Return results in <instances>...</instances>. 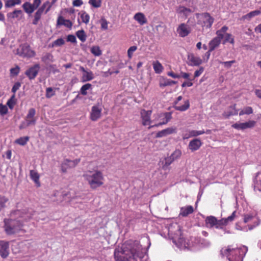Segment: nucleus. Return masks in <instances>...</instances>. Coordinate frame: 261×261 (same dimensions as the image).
Here are the masks:
<instances>
[{
    "label": "nucleus",
    "instance_id": "nucleus-1",
    "mask_svg": "<svg viewBox=\"0 0 261 261\" xmlns=\"http://www.w3.org/2000/svg\"><path fill=\"white\" fill-rule=\"evenodd\" d=\"M141 246L138 241L133 244L124 245L122 248L116 249L114 258L116 261H133L139 256Z\"/></svg>",
    "mask_w": 261,
    "mask_h": 261
},
{
    "label": "nucleus",
    "instance_id": "nucleus-2",
    "mask_svg": "<svg viewBox=\"0 0 261 261\" xmlns=\"http://www.w3.org/2000/svg\"><path fill=\"white\" fill-rule=\"evenodd\" d=\"M83 176L92 189H95L103 184V173L99 170H88L86 171Z\"/></svg>",
    "mask_w": 261,
    "mask_h": 261
},
{
    "label": "nucleus",
    "instance_id": "nucleus-3",
    "mask_svg": "<svg viewBox=\"0 0 261 261\" xmlns=\"http://www.w3.org/2000/svg\"><path fill=\"white\" fill-rule=\"evenodd\" d=\"M247 251L248 248L245 246L237 249H231L228 247L223 248L221 250V254L223 256H226L229 261H243Z\"/></svg>",
    "mask_w": 261,
    "mask_h": 261
},
{
    "label": "nucleus",
    "instance_id": "nucleus-4",
    "mask_svg": "<svg viewBox=\"0 0 261 261\" xmlns=\"http://www.w3.org/2000/svg\"><path fill=\"white\" fill-rule=\"evenodd\" d=\"M4 223L5 231L8 235L15 234L22 230L23 225L20 220L5 219Z\"/></svg>",
    "mask_w": 261,
    "mask_h": 261
},
{
    "label": "nucleus",
    "instance_id": "nucleus-5",
    "mask_svg": "<svg viewBox=\"0 0 261 261\" xmlns=\"http://www.w3.org/2000/svg\"><path fill=\"white\" fill-rule=\"evenodd\" d=\"M228 30V28L227 26L224 25L220 30L216 31V34L217 36L214 37L208 43L210 51H212L219 47L221 44L222 39L224 37L225 32H227Z\"/></svg>",
    "mask_w": 261,
    "mask_h": 261
},
{
    "label": "nucleus",
    "instance_id": "nucleus-6",
    "mask_svg": "<svg viewBox=\"0 0 261 261\" xmlns=\"http://www.w3.org/2000/svg\"><path fill=\"white\" fill-rule=\"evenodd\" d=\"M36 112V110L34 108H31L29 110L24 121H22L19 126L20 129H22L30 125H35L36 124L37 120V118L35 117Z\"/></svg>",
    "mask_w": 261,
    "mask_h": 261
},
{
    "label": "nucleus",
    "instance_id": "nucleus-7",
    "mask_svg": "<svg viewBox=\"0 0 261 261\" xmlns=\"http://www.w3.org/2000/svg\"><path fill=\"white\" fill-rule=\"evenodd\" d=\"M17 55L23 58H32L36 55L35 51L31 49L30 46L24 43L21 44L16 50Z\"/></svg>",
    "mask_w": 261,
    "mask_h": 261
},
{
    "label": "nucleus",
    "instance_id": "nucleus-8",
    "mask_svg": "<svg viewBox=\"0 0 261 261\" xmlns=\"http://www.w3.org/2000/svg\"><path fill=\"white\" fill-rule=\"evenodd\" d=\"M81 161L80 159L74 160L65 159L61 164V170L62 173L67 172L68 169L75 167Z\"/></svg>",
    "mask_w": 261,
    "mask_h": 261
},
{
    "label": "nucleus",
    "instance_id": "nucleus-9",
    "mask_svg": "<svg viewBox=\"0 0 261 261\" xmlns=\"http://www.w3.org/2000/svg\"><path fill=\"white\" fill-rule=\"evenodd\" d=\"M172 118L171 114L169 112L158 114L155 116V119L160 120L158 124L151 126V127H158L160 125L167 124Z\"/></svg>",
    "mask_w": 261,
    "mask_h": 261
},
{
    "label": "nucleus",
    "instance_id": "nucleus-10",
    "mask_svg": "<svg viewBox=\"0 0 261 261\" xmlns=\"http://www.w3.org/2000/svg\"><path fill=\"white\" fill-rule=\"evenodd\" d=\"M200 21H201V24L203 27L210 29L214 22V19L209 13H204L201 15Z\"/></svg>",
    "mask_w": 261,
    "mask_h": 261
},
{
    "label": "nucleus",
    "instance_id": "nucleus-11",
    "mask_svg": "<svg viewBox=\"0 0 261 261\" xmlns=\"http://www.w3.org/2000/svg\"><path fill=\"white\" fill-rule=\"evenodd\" d=\"M176 31L179 36L184 38L187 36L191 33V29L189 25L182 23L178 25Z\"/></svg>",
    "mask_w": 261,
    "mask_h": 261
},
{
    "label": "nucleus",
    "instance_id": "nucleus-12",
    "mask_svg": "<svg viewBox=\"0 0 261 261\" xmlns=\"http://www.w3.org/2000/svg\"><path fill=\"white\" fill-rule=\"evenodd\" d=\"M256 124V122L253 120H249L243 123H235L233 124L232 127L238 130H244L247 128L253 127Z\"/></svg>",
    "mask_w": 261,
    "mask_h": 261
},
{
    "label": "nucleus",
    "instance_id": "nucleus-13",
    "mask_svg": "<svg viewBox=\"0 0 261 261\" xmlns=\"http://www.w3.org/2000/svg\"><path fill=\"white\" fill-rule=\"evenodd\" d=\"M244 222L245 223L250 222H252L253 223L252 225H248L249 230L253 229L254 227L258 226L259 223L257 218L251 214H247L244 215Z\"/></svg>",
    "mask_w": 261,
    "mask_h": 261
},
{
    "label": "nucleus",
    "instance_id": "nucleus-14",
    "mask_svg": "<svg viewBox=\"0 0 261 261\" xmlns=\"http://www.w3.org/2000/svg\"><path fill=\"white\" fill-rule=\"evenodd\" d=\"M187 59V64L190 66H198L202 63V60L200 57L195 56L192 53L188 55Z\"/></svg>",
    "mask_w": 261,
    "mask_h": 261
},
{
    "label": "nucleus",
    "instance_id": "nucleus-15",
    "mask_svg": "<svg viewBox=\"0 0 261 261\" xmlns=\"http://www.w3.org/2000/svg\"><path fill=\"white\" fill-rule=\"evenodd\" d=\"M39 69V64H36L27 70L25 72V74L30 80H33L37 75Z\"/></svg>",
    "mask_w": 261,
    "mask_h": 261
},
{
    "label": "nucleus",
    "instance_id": "nucleus-16",
    "mask_svg": "<svg viewBox=\"0 0 261 261\" xmlns=\"http://www.w3.org/2000/svg\"><path fill=\"white\" fill-rule=\"evenodd\" d=\"M9 254V243L7 241L0 240V256L5 258Z\"/></svg>",
    "mask_w": 261,
    "mask_h": 261
},
{
    "label": "nucleus",
    "instance_id": "nucleus-17",
    "mask_svg": "<svg viewBox=\"0 0 261 261\" xmlns=\"http://www.w3.org/2000/svg\"><path fill=\"white\" fill-rule=\"evenodd\" d=\"M182 98L181 96H179L177 98L176 101L174 102V108L176 110H178L179 111H185L188 110L190 107V102L189 100H187L185 101L184 104L182 106H177L178 102L180 101Z\"/></svg>",
    "mask_w": 261,
    "mask_h": 261
},
{
    "label": "nucleus",
    "instance_id": "nucleus-18",
    "mask_svg": "<svg viewBox=\"0 0 261 261\" xmlns=\"http://www.w3.org/2000/svg\"><path fill=\"white\" fill-rule=\"evenodd\" d=\"M152 111L150 110L146 111L142 110L141 111V116L142 119V124L144 125H147L150 124V116Z\"/></svg>",
    "mask_w": 261,
    "mask_h": 261
},
{
    "label": "nucleus",
    "instance_id": "nucleus-19",
    "mask_svg": "<svg viewBox=\"0 0 261 261\" xmlns=\"http://www.w3.org/2000/svg\"><path fill=\"white\" fill-rule=\"evenodd\" d=\"M101 109L98 106H94L92 107L90 113V118L92 121H96L101 116Z\"/></svg>",
    "mask_w": 261,
    "mask_h": 261
},
{
    "label": "nucleus",
    "instance_id": "nucleus-20",
    "mask_svg": "<svg viewBox=\"0 0 261 261\" xmlns=\"http://www.w3.org/2000/svg\"><path fill=\"white\" fill-rule=\"evenodd\" d=\"M176 132V128L175 127H168L161 131L158 132L156 134V138H161L167 136L169 135L175 133Z\"/></svg>",
    "mask_w": 261,
    "mask_h": 261
},
{
    "label": "nucleus",
    "instance_id": "nucleus-21",
    "mask_svg": "<svg viewBox=\"0 0 261 261\" xmlns=\"http://www.w3.org/2000/svg\"><path fill=\"white\" fill-rule=\"evenodd\" d=\"M202 145V142L199 139L192 140L189 144L188 147L192 151H195L199 149Z\"/></svg>",
    "mask_w": 261,
    "mask_h": 261
},
{
    "label": "nucleus",
    "instance_id": "nucleus-22",
    "mask_svg": "<svg viewBox=\"0 0 261 261\" xmlns=\"http://www.w3.org/2000/svg\"><path fill=\"white\" fill-rule=\"evenodd\" d=\"M80 70L83 72L82 75L83 82L90 81L94 77L93 73L91 71H87L83 66H80Z\"/></svg>",
    "mask_w": 261,
    "mask_h": 261
},
{
    "label": "nucleus",
    "instance_id": "nucleus-23",
    "mask_svg": "<svg viewBox=\"0 0 261 261\" xmlns=\"http://www.w3.org/2000/svg\"><path fill=\"white\" fill-rule=\"evenodd\" d=\"M236 105L234 104L230 106L227 110L224 112L223 116L225 118H228L231 116L236 115L238 114V112L236 109Z\"/></svg>",
    "mask_w": 261,
    "mask_h": 261
},
{
    "label": "nucleus",
    "instance_id": "nucleus-24",
    "mask_svg": "<svg viewBox=\"0 0 261 261\" xmlns=\"http://www.w3.org/2000/svg\"><path fill=\"white\" fill-rule=\"evenodd\" d=\"M194 212L193 207L191 205H188L181 207L180 210L179 216L187 217Z\"/></svg>",
    "mask_w": 261,
    "mask_h": 261
},
{
    "label": "nucleus",
    "instance_id": "nucleus-25",
    "mask_svg": "<svg viewBox=\"0 0 261 261\" xmlns=\"http://www.w3.org/2000/svg\"><path fill=\"white\" fill-rule=\"evenodd\" d=\"M254 183V190L261 192V172L257 173Z\"/></svg>",
    "mask_w": 261,
    "mask_h": 261
},
{
    "label": "nucleus",
    "instance_id": "nucleus-26",
    "mask_svg": "<svg viewBox=\"0 0 261 261\" xmlns=\"http://www.w3.org/2000/svg\"><path fill=\"white\" fill-rule=\"evenodd\" d=\"M134 18L135 20H136L140 25H143L146 24L147 22V20L146 18L145 17L144 14L142 13H136Z\"/></svg>",
    "mask_w": 261,
    "mask_h": 261
},
{
    "label": "nucleus",
    "instance_id": "nucleus-27",
    "mask_svg": "<svg viewBox=\"0 0 261 261\" xmlns=\"http://www.w3.org/2000/svg\"><path fill=\"white\" fill-rule=\"evenodd\" d=\"M57 25H64L67 28H71L72 25V23L69 20L64 19L62 16H60L57 20Z\"/></svg>",
    "mask_w": 261,
    "mask_h": 261
},
{
    "label": "nucleus",
    "instance_id": "nucleus-28",
    "mask_svg": "<svg viewBox=\"0 0 261 261\" xmlns=\"http://www.w3.org/2000/svg\"><path fill=\"white\" fill-rule=\"evenodd\" d=\"M217 222V219L216 217L211 216L206 217L205 219V223L207 227H215L216 223Z\"/></svg>",
    "mask_w": 261,
    "mask_h": 261
},
{
    "label": "nucleus",
    "instance_id": "nucleus-29",
    "mask_svg": "<svg viewBox=\"0 0 261 261\" xmlns=\"http://www.w3.org/2000/svg\"><path fill=\"white\" fill-rule=\"evenodd\" d=\"M222 39V43L223 44H225L227 42L231 44L234 43V40L232 35L230 33H227L226 32H225L224 37Z\"/></svg>",
    "mask_w": 261,
    "mask_h": 261
},
{
    "label": "nucleus",
    "instance_id": "nucleus-30",
    "mask_svg": "<svg viewBox=\"0 0 261 261\" xmlns=\"http://www.w3.org/2000/svg\"><path fill=\"white\" fill-rule=\"evenodd\" d=\"M22 8L24 11L28 14H31L35 10V9L33 8L32 4L28 2H25L22 5Z\"/></svg>",
    "mask_w": 261,
    "mask_h": 261
},
{
    "label": "nucleus",
    "instance_id": "nucleus-31",
    "mask_svg": "<svg viewBox=\"0 0 261 261\" xmlns=\"http://www.w3.org/2000/svg\"><path fill=\"white\" fill-rule=\"evenodd\" d=\"M261 13V11L260 10H254L253 11H251L248 13L247 14L243 16L242 18L244 19H247L248 20H250L251 18L258 15Z\"/></svg>",
    "mask_w": 261,
    "mask_h": 261
},
{
    "label": "nucleus",
    "instance_id": "nucleus-32",
    "mask_svg": "<svg viewBox=\"0 0 261 261\" xmlns=\"http://www.w3.org/2000/svg\"><path fill=\"white\" fill-rule=\"evenodd\" d=\"M153 68L156 73H160L163 70V67L158 61H156L152 63Z\"/></svg>",
    "mask_w": 261,
    "mask_h": 261
},
{
    "label": "nucleus",
    "instance_id": "nucleus-33",
    "mask_svg": "<svg viewBox=\"0 0 261 261\" xmlns=\"http://www.w3.org/2000/svg\"><path fill=\"white\" fill-rule=\"evenodd\" d=\"M30 176L31 179L36 183L38 184V186H40L39 179V175L37 172V171L35 170H31L30 171Z\"/></svg>",
    "mask_w": 261,
    "mask_h": 261
},
{
    "label": "nucleus",
    "instance_id": "nucleus-34",
    "mask_svg": "<svg viewBox=\"0 0 261 261\" xmlns=\"http://www.w3.org/2000/svg\"><path fill=\"white\" fill-rule=\"evenodd\" d=\"M21 0H6L5 2V7L6 8H10L16 5L21 4Z\"/></svg>",
    "mask_w": 261,
    "mask_h": 261
},
{
    "label": "nucleus",
    "instance_id": "nucleus-35",
    "mask_svg": "<svg viewBox=\"0 0 261 261\" xmlns=\"http://www.w3.org/2000/svg\"><path fill=\"white\" fill-rule=\"evenodd\" d=\"M41 60L45 63L53 62H54V57L50 53H47L42 57Z\"/></svg>",
    "mask_w": 261,
    "mask_h": 261
},
{
    "label": "nucleus",
    "instance_id": "nucleus-36",
    "mask_svg": "<svg viewBox=\"0 0 261 261\" xmlns=\"http://www.w3.org/2000/svg\"><path fill=\"white\" fill-rule=\"evenodd\" d=\"M9 199L5 196L0 195V212L6 207V203Z\"/></svg>",
    "mask_w": 261,
    "mask_h": 261
},
{
    "label": "nucleus",
    "instance_id": "nucleus-37",
    "mask_svg": "<svg viewBox=\"0 0 261 261\" xmlns=\"http://www.w3.org/2000/svg\"><path fill=\"white\" fill-rule=\"evenodd\" d=\"M16 103V99L15 98V95L13 94L10 97V98L8 100L7 102V105L10 109L12 110Z\"/></svg>",
    "mask_w": 261,
    "mask_h": 261
},
{
    "label": "nucleus",
    "instance_id": "nucleus-38",
    "mask_svg": "<svg viewBox=\"0 0 261 261\" xmlns=\"http://www.w3.org/2000/svg\"><path fill=\"white\" fill-rule=\"evenodd\" d=\"M13 214L14 215L20 216V217L22 218L25 220H27L28 219H30L31 217V216L29 215L26 213H22L19 210H16V211H14L13 213Z\"/></svg>",
    "mask_w": 261,
    "mask_h": 261
},
{
    "label": "nucleus",
    "instance_id": "nucleus-39",
    "mask_svg": "<svg viewBox=\"0 0 261 261\" xmlns=\"http://www.w3.org/2000/svg\"><path fill=\"white\" fill-rule=\"evenodd\" d=\"M76 36L82 42H84L86 40L87 36L84 30H81L76 32Z\"/></svg>",
    "mask_w": 261,
    "mask_h": 261
},
{
    "label": "nucleus",
    "instance_id": "nucleus-40",
    "mask_svg": "<svg viewBox=\"0 0 261 261\" xmlns=\"http://www.w3.org/2000/svg\"><path fill=\"white\" fill-rule=\"evenodd\" d=\"M92 85L90 83H87L82 86L80 89L81 94L86 95L87 94V90L91 89Z\"/></svg>",
    "mask_w": 261,
    "mask_h": 261
},
{
    "label": "nucleus",
    "instance_id": "nucleus-41",
    "mask_svg": "<svg viewBox=\"0 0 261 261\" xmlns=\"http://www.w3.org/2000/svg\"><path fill=\"white\" fill-rule=\"evenodd\" d=\"M42 14V12L37 10L34 14V18L32 21L33 24L37 25L38 23V21L41 19Z\"/></svg>",
    "mask_w": 261,
    "mask_h": 261
},
{
    "label": "nucleus",
    "instance_id": "nucleus-42",
    "mask_svg": "<svg viewBox=\"0 0 261 261\" xmlns=\"http://www.w3.org/2000/svg\"><path fill=\"white\" fill-rule=\"evenodd\" d=\"M47 6H48V7L46 8L45 11V13L46 14L50 10L51 7V5L49 4L48 1L43 3V4L38 9V10L40 11L43 13Z\"/></svg>",
    "mask_w": 261,
    "mask_h": 261
},
{
    "label": "nucleus",
    "instance_id": "nucleus-43",
    "mask_svg": "<svg viewBox=\"0 0 261 261\" xmlns=\"http://www.w3.org/2000/svg\"><path fill=\"white\" fill-rule=\"evenodd\" d=\"M188 132L189 133L190 136H191V138L195 137L204 134L205 133L204 130H196L193 129H188Z\"/></svg>",
    "mask_w": 261,
    "mask_h": 261
},
{
    "label": "nucleus",
    "instance_id": "nucleus-44",
    "mask_svg": "<svg viewBox=\"0 0 261 261\" xmlns=\"http://www.w3.org/2000/svg\"><path fill=\"white\" fill-rule=\"evenodd\" d=\"M176 82L174 81H172L169 79H164L163 82H161L160 83V86L161 87H164L167 86H171L175 84Z\"/></svg>",
    "mask_w": 261,
    "mask_h": 261
},
{
    "label": "nucleus",
    "instance_id": "nucleus-45",
    "mask_svg": "<svg viewBox=\"0 0 261 261\" xmlns=\"http://www.w3.org/2000/svg\"><path fill=\"white\" fill-rule=\"evenodd\" d=\"M22 14V12L20 10H15L12 13H8V17L12 18H18L21 16Z\"/></svg>",
    "mask_w": 261,
    "mask_h": 261
},
{
    "label": "nucleus",
    "instance_id": "nucleus-46",
    "mask_svg": "<svg viewBox=\"0 0 261 261\" xmlns=\"http://www.w3.org/2000/svg\"><path fill=\"white\" fill-rule=\"evenodd\" d=\"M91 53L95 56H99L102 54L100 47L98 46H93L91 48Z\"/></svg>",
    "mask_w": 261,
    "mask_h": 261
},
{
    "label": "nucleus",
    "instance_id": "nucleus-47",
    "mask_svg": "<svg viewBox=\"0 0 261 261\" xmlns=\"http://www.w3.org/2000/svg\"><path fill=\"white\" fill-rule=\"evenodd\" d=\"M88 3L95 8H98L101 7V0H89Z\"/></svg>",
    "mask_w": 261,
    "mask_h": 261
},
{
    "label": "nucleus",
    "instance_id": "nucleus-48",
    "mask_svg": "<svg viewBox=\"0 0 261 261\" xmlns=\"http://www.w3.org/2000/svg\"><path fill=\"white\" fill-rule=\"evenodd\" d=\"M253 113V109L251 107H246L239 113V115L242 116L245 114L249 115Z\"/></svg>",
    "mask_w": 261,
    "mask_h": 261
},
{
    "label": "nucleus",
    "instance_id": "nucleus-49",
    "mask_svg": "<svg viewBox=\"0 0 261 261\" xmlns=\"http://www.w3.org/2000/svg\"><path fill=\"white\" fill-rule=\"evenodd\" d=\"M81 18L82 22L87 24L89 22L90 16L85 11H82L81 13Z\"/></svg>",
    "mask_w": 261,
    "mask_h": 261
},
{
    "label": "nucleus",
    "instance_id": "nucleus-50",
    "mask_svg": "<svg viewBox=\"0 0 261 261\" xmlns=\"http://www.w3.org/2000/svg\"><path fill=\"white\" fill-rule=\"evenodd\" d=\"M29 140V137H20L15 141V142L20 145H25Z\"/></svg>",
    "mask_w": 261,
    "mask_h": 261
},
{
    "label": "nucleus",
    "instance_id": "nucleus-51",
    "mask_svg": "<svg viewBox=\"0 0 261 261\" xmlns=\"http://www.w3.org/2000/svg\"><path fill=\"white\" fill-rule=\"evenodd\" d=\"M68 195L67 193H63L62 194H60L59 192H56L54 194L55 196H59L60 198L57 199V201L59 202H61L63 201L65 199V197L67 196Z\"/></svg>",
    "mask_w": 261,
    "mask_h": 261
},
{
    "label": "nucleus",
    "instance_id": "nucleus-52",
    "mask_svg": "<svg viewBox=\"0 0 261 261\" xmlns=\"http://www.w3.org/2000/svg\"><path fill=\"white\" fill-rule=\"evenodd\" d=\"M55 95V91L51 87H48L46 89V97L49 98Z\"/></svg>",
    "mask_w": 261,
    "mask_h": 261
},
{
    "label": "nucleus",
    "instance_id": "nucleus-53",
    "mask_svg": "<svg viewBox=\"0 0 261 261\" xmlns=\"http://www.w3.org/2000/svg\"><path fill=\"white\" fill-rule=\"evenodd\" d=\"M181 154V152L179 149H176L170 155L171 159H172V160H175L179 158Z\"/></svg>",
    "mask_w": 261,
    "mask_h": 261
},
{
    "label": "nucleus",
    "instance_id": "nucleus-54",
    "mask_svg": "<svg viewBox=\"0 0 261 261\" xmlns=\"http://www.w3.org/2000/svg\"><path fill=\"white\" fill-rule=\"evenodd\" d=\"M227 225L226 222L224 218H223L220 220H217V222L216 223V228H223V226Z\"/></svg>",
    "mask_w": 261,
    "mask_h": 261
},
{
    "label": "nucleus",
    "instance_id": "nucleus-55",
    "mask_svg": "<svg viewBox=\"0 0 261 261\" xmlns=\"http://www.w3.org/2000/svg\"><path fill=\"white\" fill-rule=\"evenodd\" d=\"M236 62L235 60H232L229 61H226V62H222V61H219V63L220 64H222L224 65V67L226 68L229 69L230 68L232 64Z\"/></svg>",
    "mask_w": 261,
    "mask_h": 261
},
{
    "label": "nucleus",
    "instance_id": "nucleus-56",
    "mask_svg": "<svg viewBox=\"0 0 261 261\" xmlns=\"http://www.w3.org/2000/svg\"><path fill=\"white\" fill-rule=\"evenodd\" d=\"M10 71L11 76H16L19 73L20 68L18 66H16L15 67L11 68Z\"/></svg>",
    "mask_w": 261,
    "mask_h": 261
},
{
    "label": "nucleus",
    "instance_id": "nucleus-57",
    "mask_svg": "<svg viewBox=\"0 0 261 261\" xmlns=\"http://www.w3.org/2000/svg\"><path fill=\"white\" fill-rule=\"evenodd\" d=\"M199 244L201 246L204 247H208L211 245V243L209 241L204 239H200Z\"/></svg>",
    "mask_w": 261,
    "mask_h": 261
},
{
    "label": "nucleus",
    "instance_id": "nucleus-58",
    "mask_svg": "<svg viewBox=\"0 0 261 261\" xmlns=\"http://www.w3.org/2000/svg\"><path fill=\"white\" fill-rule=\"evenodd\" d=\"M137 49L136 46H132L129 48L127 50V55L129 59L132 58L133 54L134 51H135Z\"/></svg>",
    "mask_w": 261,
    "mask_h": 261
},
{
    "label": "nucleus",
    "instance_id": "nucleus-59",
    "mask_svg": "<svg viewBox=\"0 0 261 261\" xmlns=\"http://www.w3.org/2000/svg\"><path fill=\"white\" fill-rule=\"evenodd\" d=\"M8 113V108L6 106L0 104V114L2 115H6Z\"/></svg>",
    "mask_w": 261,
    "mask_h": 261
},
{
    "label": "nucleus",
    "instance_id": "nucleus-60",
    "mask_svg": "<svg viewBox=\"0 0 261 261\" xmlns=\"http://www.w3.org/2000/svg\"><path fill=\"white\" fill-rule=\"evenodd\" d=\"M236 212L234 211L230 216H228L226 218H224L225 222H226V224L227 225L229 222H232L233 221L235 217H236Z\"/></svg>",
    "mask_w": 261,
    "mask_h": 261
},
{
    "label": "nucleus",
    "instance_id": "nucleus-61",
    "mask_svg": "<svg viewBox=\"0 0 261 261\" xmlns=\"http://www.w3.org/2000/svg\"><path fill=\"white\" fill-rule=\"evenodd\" d=\"M21 87V83L20 82H16L13 85L12 88V92L13 93V94L15 95L16 92Z\"/></svg>",
    "mask_w": 261,
    "mask_h": 261
},
{
    "label": "nucleus",
    "instance_id": "nucleus-62",
    "mask_svg": "<svg viewBox=\"0 0 261 261\" xmlns=\"http://www.w3.org/2000/svg\"><path fill=\"white\" fill-rule=\"evenodd\" d=\"M64 43H65V41L63 39L59 38V39L56 40L54 42L53 45L60 46L63 45Z\"/></svg>",
    "mask_w": 261,
    "mask_h": 261
},
{
    "label": "nucleus",
    "instance_id": "nucleus-63",
    "mask_svg": "<svg viewBox=\"0 0 261 261\" xmlns=\"http://www.w3.org/2000/svg\"><path fill=\"white\" fill-rule=\"evenodd\" d=\"M203 71H204V68L202 67H200L198 70H197L195 71L194 77H197L199 76L202 74V73L203 72Z\"/></svg>",
    "mask_w": 261,
    "mask_h": 261
},
{
    "label": "nucleus",
    "instance_id": "nucleus-64",
    "mask_svg": "<svg viewBox=\"0 0 261 261\" xmlns=\"http://www.w3.org/2000/svg\"><path fill=\"white\" fill-rule=\"evenodd\" d=\"M67 41L70 42L71 43H76V38L73 35H69L67 36Z\"/></svg>",
    "mask_w": 261,
    "mask_h": 261
}]
</instances>
